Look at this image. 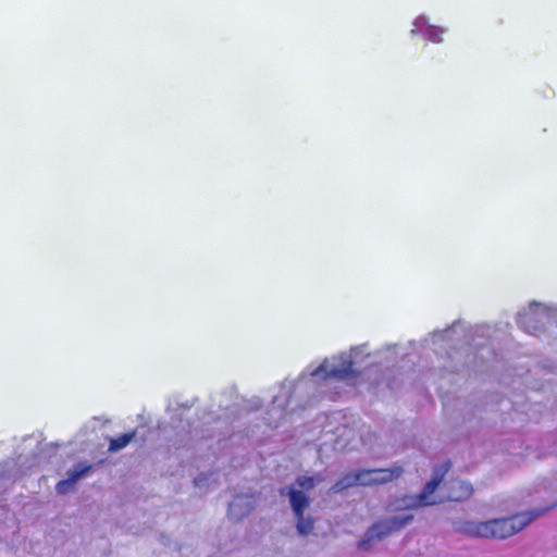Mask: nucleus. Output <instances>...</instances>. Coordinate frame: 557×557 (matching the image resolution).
Returning <instances> with one entry per match:
<instances>
[{
	"label": "nucleus",
	"mask_w": 557,
	"mask_h": 557,
	"mask_svg": "<svg viewBox=\"0 0 557 557\" xmlns=\"http://www.w3.org/2000/svg\"><path fill=\"white\" fill-rule=\"evenodd\" d=\"M553 507L554 505L486 521L462 520L455 523V531L473 539L505 540L519 533Z\"/></svg>",
	"instance_id": "1"
},
{
	"label": "nucleus",
	"mask_w": 557,
	"mask_h": 557,
	"mask_svg": "<svg viewBox=\"0 0 557 557\" xmlns=\"http://www.w3.org/2000/svg\"><path fill=\"white\" fill-rule=\"evenodd\" d=\"M450 468L451 462L447 460L434 469L432 479L425 484L422 492L417 496L418 504L420 506H431L440 504L444 500L462 502L472 495V486L469 483L460 480H450L446 482L444 484V488L446 490L445 495H434L435 491L438 488L444 476L450 470Z\"/></svg>",
	"instance_id": "2"
},
{
	"label": "nucleus",
	"mask_w": 557,
	"mask_h": 557,
	"mask_svg": "<svg viewBox=\"0 0 557 557\" xmlns=\"http://www.w3.org/2000/svg\"><path fill=\"white\" fill-rule=\"evenodd\" d=\"M413 520V515L394 516L374 522L366 533V536L358 542V548L368 549L370 542L383 540L391 534L397 533L406 528Z\"/></svg>",
	"instance_id": "3"
},
{
	"label": "nucleus",
	"mask_w": 557,
	"mask_h": 557,
	"mask_svg": "<svg viewBox=\"0 0 557 557\" xmlns=\"http://www.w3.org/2000/svg\"><path fill=\"white\" fill-rule=\"evenodd\" d=\"M287 495L289 504L297 519L296 529L300 535H308L314 528V520L311 517H305V510L310 506V497L302 491L289 487Z\"/></svg>",
	"instance_id": "4"
},
{
	"label": "nucleus",
	"mask_w": 557,
	"mask_h": 557,
	"mask_svg": "<svg viewBox=\"0 0 557 557\" xmlns=\"http://www.w3.org/2000/svg\"><path fill=\"white\" fill-rule=\"evenodd\" d=\"M313 376H319L323 380H350L359 375V372L354 369V362L348 357H342L335 363L322 362L313 372Z\"/></svg>",
	"instance_id": "5"
},
{
	"label": "nucleus",
	"mask_w": 557,
	"mask_h": 557,
	"mask_svg": "<svg viewBox=\"0 0 557 557\" xmlns=\"http://www.w3.org/2000/svg\"><path fill=\"white\" fill-rule=\"evenodd\" d=\"M91 465L86 463H77L72 471L69 472V478L66 480H61L55 490L59 494H66L69 490L74 485V483L79 480L84 474L90 471Z\"/></svg>",
	"instance_id": "6"
},
{
	"label": "nucleus",
	"mask_w": 557,
	"mask_h": 557,
	"mask_svg": "<svg viewBox=\"0 0 557 557\" xmlns=\"http://www.w3.org/2000/svg\"><path fill=\"white\" fill-rule=\"evenodd\" d=\"M374 485H381L392 482L400 478L404 473V469L400 466H394L392 468H376L373 469Z\"/></svg>",
	"instance_id": "7"
},
{
	"label": "nucleus",
	"mask_w": 557,
	"mask_h": 557,
	"mask_svg": "<svg viewBox=\"0 0 557 557\" xmlns=\"http://www.w3.org/2000/svg\"><path fill=\"white\" fill-rule=\"evenodd\" d=\"M358 478H359V475H356V471L346 473L345 475H343L338 481H336L332 485V487L330 488V492L333 494H338L349 487L357 486Z\"/></svg>",
	"instance_id": "8"
},
{
	"label": "nucleus",
	"mask_w": 557,
	"mask_h": 557,
	"mask_svg": "<svg viewBox=\"0 0 557 557\" xmlns=\"http://www.w3.org/2000/svg\"><path fill=\"white\" fill-rule=\"evenodd\" d=\"M136 431L123 433L117 437H112L109 441V451H119L126 447L135 437Z\"/></svg>",
	"instance_id": "9"
},
{
	"label": "nucleus",
	"mask_w": 557,
	"mask_h": 557,
	"mask_svg": "<svg viewBox=\"0 0 557 557\" xmlns=\"http://www.w3.org/2000/svg\"><path fill=\"white\" fill-rule=\"evenodd\" d=\"M321 482V479L314 475H301L296 479L295 484L304 491H310L314 488L317 484Z\"/></svg>",
	"instance_id": "10"
},
{
	"label": "nucleus",
	"mask_w": 557,
	"mask_h": 557,
	"mask_svg": "<svg viewBox=\"0 0 557 557\" xmlns=\"http://www.w3.org/2000/svg\"><path fill=\"white\" fill-rule=\"evenodd\" d=\"M373 472H374L373 469H359V470H356V475H359V478H358V485H361V486L374 485Z\"/></svg>",
	"instance_id": "11"
},
{
	"label": "nucleus",
	"mask_w": 557,
	"mask_h": 557,
	"mask_svg": "<svg viewBox=\"0 0 557 557\" xmlns=\"http://www.w3.org/2000/svg\"><path fill=\"white\" fill-rule=\"evenodd\" d=\"M444 30L442 28L431 26L426 30V39L431 42L438 44L443 40Z\"/></svg>",
	"instance_id": "12"
},
{
	"label": "nucleus",
	"mask_w": 557,
	"mask_h": 557,
	"mask_svg": "<svg viewBox=\"0 0 557 557\" xmlns=\"http://www.w3.org/2000/svg\"><path fill=\"white\" fill-rule=\"evenodd\" d=\"M233 506H234V502H232V503L230 504V508H228V512H230V513H231V512H232V510H233Z\"/></svg>",
	"instance_id": "13"
}]
</instances>
